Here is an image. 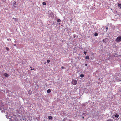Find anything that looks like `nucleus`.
Listing matches in <instances>:
<instances>
[{
	"label": "nucleus",
	"mask_w": 121,
	"mask_h": 121,
	"mask_svg": "<svg viewBox=\"0 0 121 121\" xmlns=\"http://www.w3.org/2000/svg\"><path fill=\"white\" fill-rule=\"evenodd\" d=\"M6 117L10 119L9 120V121H18L16 116L13 114V113L9 114V116L8 115L6 116Z\"/></svg>",
	"instance_id": "obj_1"
},
{
	"label": "nucleus",
	"mask_w": 121,
	"mask_h": 121,
	"mask_svg": "<svg viewBox=\"0 0 121 121\" xmlns=\"http://www.w3.org/2000/svg\"><path fill=\"white\" fill-rule=\"evenodd\" d=\"M6 105L3 103L0 102V110H1V112L3 113H4L6 108H5Z\"/></svg>",
	"instance_id": "obj_2"
},
{
	"label": "nucleus",
	"mask_w": 121,
	"mask_h": 121,
	"mask_svg": "<svg viewBox=\"0 0 121 121\" xmlns=\"http://www.w3.org/2000/svg\"><path fill=\"white\" fill-rule=\"evenodd\" d=\"M121 37L120 36H118L116 39V42H120L121 41Z\"/></svg>",
	"instance_id": "obj_3"
},
{
	"label": "nucleus",
	"mask_w": 121,
	"mask_h": 121,
	"mask_svg": "<svg viewBox=\"0 0 121 121\" xmlns=\"http://www.w3.org/2000/svg\"><path fill=\"white\" fill-rule=\"evenodd\" d=\"M72 83L74 85H76L77 83V82L76 80H73L72 82Z\"/></svg>",
	"instance_id": "obj_4"
},
{
	"label": "nucleus",
	"mask_w": 121,
	"mask_h": 121,
	"mask_svg": "<svg viewBox=\"0 0 121 121\" xmlns=\"http://www.w3.org/2000/svg\"><path fill=\"white\" fill-rule=\"evenodd\" d=\"M13 6L15 8H16V2H15L14 1H13Z\"/></svg>",
	"instance_id": "obj_5"
},
{
	"label": "nucleus",
	"mask_w": 121,
	"mask_h": 121,
	"mask_svg": "<svg viewBox=\"0 0 121 121\" xmlns=\"http://www.w3.org/2000/svg\"><path fill=\"white\" fill-rule=\"evenodd\" d=\"M119 115L118 114H116L114 115V117L117 118L119 117Z\"/></svg>",
	"instance_id": "obj_6"
},
{
	"label": "nucleus",
	"mask_w": 121,
	"mask_h": 121,
	"mask_svg": "<svg viewBox=\"0 0 121 121\" xmlns=\"http://www.w3.org/2000/svg\"><path fill=\"white\" fill-rule=\"evenodd\" d=\"M4 76L6 77H7L9 76L8 74L7 73H4Z\"/></svg>",
	"instance_id": "obj_7"
},
{
	"label": "nucleus",
	"mask_w": 121,
	"mask_h": 121,
	"mask_svg": "<svg viewBox=\"0 0 121 121\" xmlns=\"http://www.w3.org/2000/svg\"><path fill=\"white\" fill-rule=\"evenodd\" d=\"M90 58L89 56H87L85 57V59L87 60L89 59Z\"/></svg>",
	"instance_id": "obj_8"
},
{
	"label": "nucleus",
	"mask_w": 121,
	"mask_h": 121,
	"mask_svg": "<svg viewBox=\"0 0 121 121\" xmlns=\"http://www.w3.org/2000/svg\"><path fill=\"white\" fill-rule=\"evenodd\" d=\"M51 91V90L50 89H48L47 91V92L48 93H50Z\"/></svg>",
	"instance_id": "obj_9"
},
{
	"label": "nucleus",
	"mask_w": 121,
	"mask_h": 121,
	"mask_svg": "<svg viewBox=\"0 0 121 121\" xmlns=\"http://www.w3.org/2000/svg\"><path fill=\"white\" fill-rule=\"evenodd\" d=\"M118 7H119L120 9H121V4H118Z\"/></svg>",
	"instance_id": "obj_10"
},
{
	"label": "nucleus",
	"mask_w": 121,
	"mask_h": 121,
	"mask_svg": "<svg viewBox=\"0 0 121 121\" xmlns=\"http://www.w3.org/2000/svg\"><path fill=\"white\" fill-rule=\"evenodd\" d=\"M94 35L95 36H98V34L97 33H95Z\"/></svg>",
	"instance_id": "obj_11"
},
{
	"label": "nucleus",
	"mask_w": 121,
	"mask_h": 121,
	"mask_svg": "<svg viewBox=\"0 0 121 121\" xmlns=\"http://www.w3.org/2000/svg\"><path fill=\"white\" fill-rule=\"evenodd\" d=\"M52 117L51 116H49L48 117V118L49 120L52 119Z\"/></svg>",
	"instance_id": "obj_12"
},
{
	"label": "nucleus",
	"mask_w": 121,
	"mask_h": 121,
	"mask_svg": "<svg viewBox=\"0 0 121 121\" xmlns=\"http://www.w3.org/2000/svg\"><path fill=\"white\" fill-rule=\"evenodd\" d=\"M57 21L58 22H61V20L60 19H58L57 20Z\"/></svg>",
	"instance_id": "obj_13"
},
{
	"label": "nucleus",
	"mask_w": 121,
	"mask_h": 121,
	"mask_svg": "<svg viewBox=\"0 0 121 121\" xmlns=\"http://www.w3.org/2000/svg\"><path fill=\"white\" fill-rule=\"evenodd\" d=\"M84 76V75L83 74H81L80 75V77L81 78H83Z\"/></svg>",
	"instance_id": "obj_14"
},
{
	"label": "nucleus",
	"mask_w": 121,
	"mask_h": 121,
	"mask_svg": "<svg viewBox=\"0 0 121 121\" xmlns=\"http://www.w3.org/2000/svg\"><path fill=\"white\" fill-rule=\"evenodd\" d=\"M67 119V118H64L62 120L63 121H65Z\"/></svg>",
	"instance_id": "obj_15"
},
{
	"label": "nucleus",
	"mask_w": 121,
	"mask_h": 121,
	"mask_svg": "<svg viewBox=\"0 0 121 121\" xmlns=\"http://www.w3.org/2000/svg\"><path fill=\"white\" fill-rule=\"evenodd\" d=\"M28 93L29 95H31L32 94V93H31L30 91H28Z\"/></svg>",
	"instance_id": "obj_16"
},
{
	"label": "nucleus",
	"mask_w": 121,
	"mask_h": 121,
	"mask_svg": "<svg viewBox=\"0 0 121 121\" xmlns=\"http://www.w3.org/2000/svg\"><path fill=\"white\" fill-rule=\"evenodd\" d=\"M42 3L43 5H46V3L45 2H43Z\"/></svg>",
	"instance_id": "obj_17"
},
{
	"label": "nucleus",
	"mask_w": 121,
	"mask_h": 121,
	"mask_svg": "<svg viewBox=\"0 0 121 121\" xmlns=\"http://www.w3.org/2000/svg\"><path fill=\"white\" fill-rule=\"evenodd\" d=\"M6 50L8 51H9V48H7V47H6Z\"/></svg>",
	"instance_id": "obj_18"
},
{
	"label": "nucleus",
	"mask_w": 121,
	"mask_h": 121,
	"mask_svg": "<svg viewBox=\"0 0 121 121\" xmlns=\"http://www.w3.org/2000/svg\"><path fill=\"white\" fill-rule=\"evenodd\" d=\"M107 121H113V120L111 119H109L107 120Z\"/></svg>",
	"instance_id": "obj_19"
},
{
	"label": "nucleus",
	"mask_w": 121,
	"mask_h": 121,
	"mask_svg": "<svg viewBox=\"0 0 121 121\" xmlns=\"http://www.w3.org/2000/svg\"><path fill=\"white\" fill-rule=\"evenodd\" d=\"M50 60H48L47 61V62L48 63H49L50 62Z\"/></svg>",
	"instance_id": "obj_20"
},
{
	"label": "nucleus",
	"mask_w": 121,
	"mask_h": 121,
	"mask_svg": "<svg viewBox=\"0 0 121 121\" xmlns=\"http://www.w3.org/2000/svg\"><path fill=\"white\" fill-rule=\"evenodd\" d=\"M83 53L84 54H85V55H86V52L85 51H84L83 52Z\"/></svg>",
	"instance_id": "obj_21"
},
{
	"label": "nucleus",
	"mask_w": 121,
	"mask_h": 121,
	"mask_svg": "<svg viewBox=\"0 0 121 121\" xmlns=\"http://www.w3.org/2000/svg\"><path fill=\"white\" fill-rule=\"evenodd\" d=\"M53 15V13H52L51 12V14L50 15H51V16H52V15Z\"/></svg>",
	"instance_id": "obj_22"
},
{
	"label": "nucleus",
	"mask_w": 121,
	"mask_h": 121,
	"mask_svg": "<svg viewBox=\"0 0 121 121\" xmlns=\"http://www.w3.org/2000/svg\"><path fill=\"white\" fill-rule=\"evenodd\" d=\"M61 68L62 69H63L65 68L63 66H62Z\"/></svg>",
	"instance_id": "obj_23"
},
{
	"label": "nucleus",
	"mask_w": 121,
	"mask_h": 121,
	"mask_svg": "<svg viewBox=\"0 0 121 121\" xmlns=\"http://www.w3.org/2000/svg\"><path fill=\"white\" fill-rule=\"evenodd\" d=\"M87 65V64H85V65L86 66Z\"/></svg>",
	"instance_id": "obj_24"
},
{
	"label": "nucleus",
	"mask_w": 121,
	"mask_h": 121,
	"mask_svg": "<svg viewBox=\"0 0 121 121\" xmlns=\"http://www.w3.org/2000/svg\"><path fill=\"white\" fill-rule=\"evenodd\" d=\"M34 70V68L33 69H31V70Z\"/></svg>",
	"instance_id": "obj_25"
},
{
	"label": "nucleus",
	"mask_w": 121,
	"mask_h": 121,
	"mask_svg": "<svg viewBox=\"0 0 121 121\" xmlns=\"http://www.w3.org/2000/svg\"><path fill=\"white\" fill-rule=\"evenodd\" d=\"M106 30H108V27H107L106 28Z\"/></svg>",
	"instance_id": "obj_26"
},
{
	"label": "nucleus",
	"mask_w": 121,
	"mask_h": 121,
	"mask_svg": "<svg viewBox=\"0 0 121 121\" xmlns=\"http://www.w3.org/2000/svg\"><path fill=\"white\" fill-rule=\"evenodd\" d=\"M2 0L3 1H5V0Z\"/></svg>",
	"instance_id": "obj_27"
},
{
	"label": "nucleus",
	"mask_w": 121,
	"mask_h": 121,
	"mask_svg": "<svg viewBox=\"0 0 121 121\" xmlns=\"http://www.w3.org/2000/svg\"><path fill=\"white\" fill-rule=\"evenodd\" d=\"M73 36L74 37V38H75V36L74 35H73Z\"/></svg>",
	"instance_id": "obj_28"
},
{
	"label": "nucleus",
	"mask_w": 121,
	"mask_h": 121,
	"mask_svg": "<svg viewBox=\"0 0 121 121\" xmlns=\"http://www.w3.org/2000/svg\"><path fill=\"white\" fill-rule=\"evenodd\" d=\"M103 41V42H104V39Z\"/></svg>",
	"instance_id": "obj_29"
},
{
	"label": "nucleus",
	"mask_w": 121,
	"mask_h": 121,
	"mask_svg": "<svg viewBox=\"0 0 121 121\" xmlns=\"http://www.w3.org/2000/svg\"><path fill=\"white\" fill-rule=\"evenodd\" d=\"M72 121V120H70V119L69 120V121Z\"/></svg>",
	"instance_id": "obj_30"
},
{
	"label": "nucleus",
	"mask_w": 121,
	"mask_h": 121,
	"mask_svg": "<svg viewBox=\"0 0 121 121\" xmlns=\"http://www.w3.org/2000/svg\"><path fill=\"white\" fill-rule=\"evenodd\" d=\"M114 118V117H113V118L114 119H115V118Z\"/></svg>",
	"instance_id": "obj_31"
},
{
	"label": "nucleus",
	"mask_w": 121,
	"mask_h": 121,
	"mask_svg": "<svg viewBox=\"0 0 121 121\" xmlns=\"http://www.w3.org/2000/svg\"><path fill=\"white\" fill-rule=\"evenodd\" d=\"M82 118H84V117H82Z\"/></svg>",
	"instance_id": "obj_32"
},
{
	"label": "nucleus",
	"mask_w": 121,
	"mask_h": 121,
	"mask_svg": "<svg viewBox=\"0 0 121 121\" xmlns=\"http://www.w3.org/2000/svg\"><path fill=\"white\" fill-rule=\"evenodd\" d=\"M14 19H16H16H14V18H13Z\"/></svg>",
	"instance_id": "obj_33"
}]
</instances>
